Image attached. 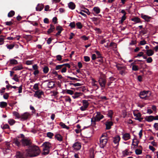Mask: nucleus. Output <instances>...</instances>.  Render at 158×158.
Segmentation results:
<instances>
[{
  "instance_id": "b1692460",
  "label": "nucleus",
  "mask_w": 158,
  "mask_h": 158,
  "mask_svg": "<svg viewBox=\"0 0 158 158\" xmlns=\"http://www.w3.org/2000/svg\"><path fill=\"white\" fill-rule=\"evenodd\" d=\"M93 11H94L95 14H98L100 12V9L98 7H94L93 8Z\"/></svg>"
},
{
  "instance_id": "5701e85b",
  "label": "nucleus",
  "mask_w": 158,
  "mask_h": 158,
  "mask_svg": "<svg viewBox=\"0 0 158 158\" xmlns=\"http://www.w3.org/2000/svg\"><path fill=\"white\" fill-rule=\"evenodd\" d=\"M139 148V149H137L135 150V154L136 155H140L142 153V147L141 146H140Z\"/></svg>"
},
{
  "instance_id": "423d86ee",
  "label": "nucleus",
  "mask_w": 158,
  "mask_h": 158,
  "mask_svg": "<svg viewBox=\"0 0 158 158\" xmlns=\"http://www.w3.org/2000/svg\"><path fill=\"white\" fill-rule=\"evenodd\" d=\"M22 138L17 137L14 139L13 143L15 145L18 147H21L22 144Z\"/></svg>"
},
{
  "instance_id": "4be33fe9",
  "label": "nucleus",
  "mask_w": 158,
  "mask_h": 158,
  "mask_svg": "<svg viewBox=\"0 0 158 158\" xmlns=\"http://www.w3.org/2000/svg\"><path fill=\"white\" fill-rule=\"evenodd\" d=\"M44 6L42 4H38L36 7L37 11H41L44 8Z\"/></svg>"
},
{
  "instance_id": "338daca9",
  "label": "nucleus",
  "mask_w": 158,
  "mask_h": 158,
  "mask_svg": "<svg viewBox=\"0 0 158 158\" xmlns=\"http://www.w3.org/2000/svg\"><path fill=\"white\" fill-rule=\"evenodd\" d=\"M33 88L35 90H37L38 89V84L37 83L35 84L33 86Z\"/></svg>"
},
{
  "instance_id": "603ef678",
  "label": "nucleus",
  "mask_w": 158,
  "mask_h": 158,
  "mask_svg": "<svg viewBox=\"0 0 158 158\" xmlns=\"http://www.w3.org/2000/svg\"><path fill=\"white\" fill-rule=\"evenodd\" d=\"M82 11H83L89 15H90V13L89 10L87 8H84V10H82Z\"/></svg>"
},
{
  "instance_id": "a211bd4d",
  "label": "nucleus",
  "mask_w": 158,
  "mask_h": 158,
  "mask_svg": "<svg viewBox=\"0 0 158 158\" xmlns=\"http://www.w3.org/2000/svg\"><path fill=\"white\" fill-rule=\"evenodd\" d=\"M23 69V68L22 64H20L19 65L16 66L12 69V70L14 71L20 70Z\"/></svg>"
},
{
  "instance_id": "c03bdc74",
  "label": "nucleus",
  "mask_w": 158,
  "mask_h": 158,
  "mask_svg": "<svg viewBox=\"0 0 158 158\" xmlns=\"http://www.w3.org/2000/svg\"><path fill=\"white\" fill-rule=\"evenodd\" d=\"M14 115L17 118H21V115H20L18 112H13Z\"/></svg>"
},
{
  "instance_id": "cd10ccee",
  "label": "nucleus",
  "mask_w": 158,
  "mask_h": 158,
  "mask_svg": "<svg viewBox=\"0 0 158 158\" xmlns=\"http://www.w3.org/2000/svg\"><path fill=\"white\" fill-rule=\"evenodd\" d=\"M54 30L55 27L52 24H51L50 27L49 29H48V31H47V32L48 34H49L53 32Z\"/></svg>"
},
{
  "instance_id": "6e6552de",
  "label": "nucleus",
  "mask_w": 158,
  "mask_h": 158,
  "mask_svg": "<svg viewBox=\"0 0 158 158\" xmlns=\"http://www.w3.org/2000/svg\"><path fill=\"white\" fill-rule=\"evenodd\" d=\"M31 114L28 112H25L21 115L20 119L21 121H23L30 118Z\"/></svg>"
},
{
  "instance_id": "20e7f679",
  "label": "nucleus",
  "mask_w": 158,
  "mask_h": 158,
  "mask_svg": "<svg viewBox=\"0 0 158 158\" xmlns=\"http://www.w3.org/2000/svg\"><path fill=\"white\" fill-rule=\"evenodd\" d=\"M100 146L101 148H103L106 146L107 142V137L102 135L100 139Z\"/></svg>"
},
{
  "instance_id": "774afa93",
  "label": "nucleus",
  "mask_w": 158,
  "mask_h": 158,
  "mask_svg": "<svg viewBox=\"0 0 158 158\" xmlns=\"http://www.w3.org/2000/svg\"><path fill=\"white\" fill-rule=\"evenodd\" d=\"M56 60L58 61H60L62 60V56L60 55H58L56 56Z\"/></svg>"
},
{
  "instance_id": "2eb2a0df",
  "label": "nucleus",
  "mask_w": 158,
  "mask_h": 158,
  "mask_svg": "<svg viewBox=\"0 0 158 158\" xmlns=\"http://www.w3.org/2000/svg\"><path fill=\"white\" fill-rule=\"evenodd\" d=\"M73 147L76 150H79L81 148V145L78 142H76L73 145Z\"/></svg>"
},
{
  "instance_id": "052dcab7",
  "label": "nucleus",
  "mask_w": 158,
  "mask_h": 158,
  "mask_svg": "<svg viewBox=\"0 0 158 158\" xmlns=\"http://www.w3.org/2000/svg\"><path fill=\"white\" fill-rule=\"evenodd\" d=\"M53 135V134L50 132H48L47 133V136L50 138H52Z\"/></svg>"
},
{
  "instance_id": "8fccbe9b",
  "label": "nucleus",
  "mask_w": 158,
  "mask_h": 158,
  "mask_svg": "<svg viewBox=\"0 0 158 158\" xmlns=\"http://www.w3.org/2000/svg\"><path fill=\"white\" fill-rule=\"evenodd\" d=\"M76 26V24L75 22H71L69 25V26L71 27V28H75Z\"/></svg>"
},
{
  "instance_id": "7ed1b4c3",
  "label": "nucleus",
  "mask_w": 158,
  "mask_h": 158,
  "mask_svg": "<svg viewBox=\"0 0 158 158\" xmlns=\"http://www.w3.org/2000/svg\"><path fill=\"white\" fill-rule=\"evenodd\" d=\"M43 154L47 155L49 152L50 148L51 147V144L49 142H45L43 145Z\"/></svg>"
},
{
  "instance_id": "0e129e2a",
  "label": "nucleus",
  "mask_w": 158,
  "mask_h": 158,
  "mask_svg": "<svg viewBox=\"0 0 158 158\" xmlns=\"http://www.w3.org/2000/svg\"><path fill=\"white\" fill-rule=\"evenodd\" d=\"M12 79L13 80H14L15 81H17V82H18L19 81V79L18 78V77H17V75H15L14 76V77L12 78Z\"/></svg>"
},
{
  "instance_id": "6e6d98bb",
  "label": "nucleus",
  "mask_w": 158,
  "mask_h": 158,
  "mask_svg": "<svg viewBox=\"0 0 158 158\" xmlns=\"http://www.w3.org/2000/svg\"><path fill=\"white\" fill-rule=\"evenodd\" d=\"M66 92L67 94H70V95H73V91L72 90L69 89L66 90Z\"/></svg>"
},
{
  "instance_id": "4468645a",
  "label": "nucleus",
  "mask_w": 158,
  "mask_h": 158,
  "mask_svg": "<svg viewBox=\"0 0 158 158\" xmlns=\"http://www.w3.org/2000/svg\"><path fill=\"white\" fill-rule=\"evenodd\" d=\"M143 51H144L149 56H152L154 54V52L151 49L143 50Z\"/></svg>"
},
{
  "instance_id": "e433bc0d",
  "label": "nucleus",
  "mask_w": 158,
  "mask_h": 158,
  "mask_svg": "<svg viewBox=\"0 0 158 158\" xmlns=\"http://www.w3.org/2000/svg\"><path fill=\"white\" fill-rule=\"evenodd\" d=\"M97 82V81L96 80H95L94 79L92 78V85L93 86H96L98 88V84L96 83Z\"/></svg>"
},
{
  "instance_id": "5fc2aeb1",
  "label": "nucleus",
  "mask_w": 158,
  "mask_h": 158,
  "mask_svg": "<svg viewBox=\"0 0 158 158\" xmlns=\"http://www.w3.org/2000/svg\"><path fill=\"white\" fill-rule=\"evenodd\" d=\"M7 48L10 49H12L14 47V45L13 44H10L6 45Z\"/></svg>"
},
{
  "instance_id": "aec40b11",
  "label": "nucleus",
  "mask_w": 158,
  "mask_h": 158,
  "mask_svg": "<svg viewBox=\"0 0 158 158\" xmlns=\"http://www.w3.org/2000/svg\"><path fill=\"white\" fill-rule=\"evenodd\" d=\"M145 119L148 122H151L154 120V116L150 115L146 116Z\"/></svg>"
},
{
  "instance_id": "79ce46f5",
  "label": "nucleus",
  "mask_w": 158,
  "mask_h": 158,
  "mask_svg": "<svg viewBox=\"0 0 158 158\" xmlns=\"http://www.w3.org/2000/svg\"><path fill=\"white\" fill-rule=\"evenodd\" d=\"M1 127L3 129L9 128V126L7 124L1 125Z\"/></svg>"
},
{
  "instance_id": "6ab92c4d",
  "label": "nucleus",
  "mask_w": 158,
  "mask_h": 158,
  "mask_svg": "<svg viewBox=\"0 0 158 158\" xmlns=\"http://www.w3.org/2000/svg\"><path fill=\"white\" fill-rule=\"evenodd\" d=\"M9 63L10 65H16L18 64L17 61L14 59H10L9 61Z\"/></svg>"
},
{
  "instance_id": "473e14b6",
  "label": "nucleus",
  "mask_w": 158,
  "mask_h": 158,
  "mask_svg": "<svg viewBox=\"0 0 158 158\" xmlns=\"http://www.w3.org/2000/svg\"><path fill=\"white\" fill-rule=\"evenodd\" d=\"M55 137L58 140L61 141L62 140V136L59 134H57L55 136Z\"/></svg>"
},
{
  "instance_id": "39448f33",
  "label": "nucleus",
  "mask_w": 158,
  "mask_h": 158,
  "mask_svg": "<svg viewBox=\"0 0 158 158\" xmlns=\"http://www.w3.org/2000/svg\"><path fill=\"white\" fill-rule=\"evenodd\" d=\"M116 67L119 71V73L121 75L123 76L126 73V67L124 66H121L119 64L116 65Z\"/></svg>"
},
{
  "instance_id": "1a4fd4ad",
  "label": "nucleus",
  "mask_w": 158,
  "mask_h": 158,
  "mask_svg": "<svg viewBox=\"0 0 158 158\" xmlns=\"http://www.w3.org/2000/svg\"><path fill=\"white\" fill-rule=\"evenodd\" d=\"M149 92L148 91H143L140 92L139 94L140 97L142 99H147L149 97V96H148L147 95Z\"/></svg>"
},
{
  "instance_id": "f03ea898",
  "label": "nucleus",
  "mask_w": 158,
  "mask_h": 158,
  "mask_svg": "<svg viewBox=\"0 0 158 158\" xmlns=\"http://www.w3.org/2000/svg\"><path fill=\"white\" fill-rule=\"evenodd\" d=\"M96 115L91 119L92 123L94 125L96 124V122L99 121L104 118V116L101 114L100 112H96Z\"/></svg>"
},
{
  "instance_id": "4d7b16f0",
  "label": "nucleus",
  "mask_w": 158,
  "mask_h": 158,
  "mask_svg": "<svg viewBox=\"0 0 158 158\" xmlns=\"http://www.w3.org/2000/svg\"><path fill=\"white\" fill-rule=\"evenodd\" d=\"M146 61L148 63H151L152 61L153 60L152 57H149L147 59Z\"/></svg>"
},
{
  "instance_id": "c85d7f7f",
  "label": "nucleus",
  "mask_w": 158,
  "mask_h": 158,
  "mask_svg": "<svg viewBox=\"0 0 158 158\" xmlns=\"http://www.w3.org/2000/svg\"><path fill=\"white\" fill-rule=\"evenodd\" d=\"M55 85V83L52 81L49 82L48 84V88H53Z\"/></svg>"
},
{
  "instance_id": "9d476101",
  "label": "nucleus",
  "mask_w": 158,
  "mask_h": 158,
  "mask_svg": "<svg viewBox=\"0 0 158 158\" xmlns=\"http://www.w3.org/2000/svg\"><path fill=\"white\" fill-rule=\"evenodd\" d=\"M133 114L134 116L135 117V119L141 122L143 119V118H141V114L139 112H137L135 111H134Z\"/></svg>"
},
{
  "instance_id": "2f4dec72",
  "label": "nucleus",
  "mask_w": 158,
  "mask_h": 158,
  "mask_svg": "<svg viewBox=\"0 0 158 158\" xmlns=\"http://www.w3.org/2000/svg\"><path fill=\"white\" fill-rule=\"evenodd\" d=\"M82 95V93L80 92H76L73 96L74 98H76Z\"/></svg>"
},
{
  "instance_id": "0eeeda50",
  "label": "nucleus",
  "mask_w": 158,
  "mask_h": 158,
  "mask_svg": "<svg viewBox=\"0 0 158 158\" xmlns=\"http://www.w3.org/2000/svg\"><path fill=\"white\" fill-rule=\"evenodd\" d=\"M31 144L30 140L26 138H22V144L23 146H29Z\"/></svg>"
},
{
  "instance_id": "f257e3e1",
  "label": "nucleus",
  "mask_w": 158,
  "mask_h": 158,
  "mask_svg": "<svg viewBox=\"0 0 158 158\" xmlns=\"http://www.w3.org/2000/svg\"><path fill=\"white\" fill-rule=\"evenodd\" d=\"M27 152L28 156L32 157L36 156L39 155L40 152V151L38 146H34L31 147L28 150H27Z\"/></svg>"
},
{
  "instance_id": "69168bd1",
  "label": "nucleus",
  "mask_w": 158,
  "mask_h": 158,
  "mask_svg": "<svg viewBox=\"0 0 158 158\" xmlns=\"http://www.w3.org/2000/svg\"><path fill=\"white\" fill-rule=\"evenodd\" d=\"M154 127L156 130L158 131V123H155L153 126Z\"/></svg>"
},
{
  "instance_id": "3c124183",
  "label": "nucleus",
  "mask_w": 158,
  "mask_h": 158,
  "mask_svg": "<svg viewBox=\"0 0 158 158\" xmlns=\"http://www.w3.org/2000/svg\"><path fill=\"white\" fill-rule=\"evenodd\" d=\"M56 29L58 31V32L60 31L61 32V31L63 30V29L62 27L60 26H58L56 27Z\"/></svg>"
},
{
  "instance_id": "a19ab883",
  "label": "nucleus",
  "mask_w": 158,
  "mask_h": 158,
  "mask_svg": "<svg viewBox=\"0 0 158 158\" xmlns=\"http://www.w3.org/2000/svg\"><path fill=\"white\" fill-rule=\"evenodd\" d=\"M76 25L78 28L79 29H81L82 28L83 26L81 23L80 22H78L76 24Z\"/></svg>"
},
{
  "instance_id": "bb28decb",
  "label": "nucleus",
  "mask_w": 158,
  "mask_h": 158,
  "mask_svg": "<svg viewBox=\"0 0 158 158\" xmlns=\"http://www.w3.org/2000/svg\"><path fill=\"white\" fill-rule=\"evenodd\" d=\"M142 18L144 19L147 22H149L150 21V19H151V17L148 16L146 15H143L142 16Z\"/></svg>"
},
{
  "instance_id": "4c0bfd02",
  "label": "nucleus",
  "mask_w": 158,
  "mask_h": 158,
  "mask_svg": "<svg viewBox=\"0 0 158 158\" xmlns=\"http://www.w3.org/2000/svg\"><path fill=\"white\" fill-rule=\"evenodd\" d=\"M16 156L17 158H22L23 154L19 152H18L16 153Z\"/></svg>"
},
{
  "instance_id": "c756f323",
  "label": "nucleus",
  "mask_w": 158,
  "mask_h": 158,
  "mask_svg": "<svg viewBox=\"0 0 158 158\" xmlns=\"http://www.w3.org/2000/svg\"><path fill=\"white\" fill-rule=\"evenodd\" d=\"M63 98L66 102H68L69 103H71V99L69 96H63Z\"/></svg>"
},
{
  "instance_id": "bf43d9fd",
  "label": "nucleus",
  "mask_w": 158,
  "mask_h": 158,
  "mask_svg": "<svg viewBox=\"0 0 158 158\" xmlns=\"http://www.w3.org/2000/svg\"><path fill=\"white\" fill-rule=\"evenodd\" d=\"M63 66V64L62 65H56L55 68V69L56 70H58L61 69L62 67Z\"/></svg>"
},
{
  "instance_id": "f8f14e48",
  "label": "nucleus",
  "mask_w": 158,
  "mask_h": 158,
  "mask_svg": "<svg viewBox=\"0 0 158 158\" xmlns=\"http://www.w3.org/2000/svg\"><path fill=\"white\" fill-rule=\"evenodd\" d=\"M98 82L101 87L103 89H104L106 82V80L102 78H101L99 79Z\"/></svg>"
},
{
  "instance_id": "09e8293b",
  "label": "nucleus",
  "mask_w": 158,
  "mask_h": 158,
  "mask_svg": "<svg viewBox=\"0 0 158 158\" xmlns=\"http://www.w3.org/2000/svg\"><path fill=\"white\" fill-rule=\"evenodd\" d=\"M138 66L136 65H133L132 67V70L134 71H137L139 70Z\"/></svg>"
},
{
  "instance_id": "7c9ffc66",
  "label": "nucleus",
  "mask_w": 158,
  "mask_h": 158,
  "mask_svg": "<svg viewBox=\"0 0 158 158\" xmlns=\"http://www.w3.org/2000/svg\"><path fill=\"white\" fill-rule=\"evenodd\" d=\"M59 125L63 128H65L67 130H68L69 128V127L67 126L64 123L62 122H60L59 123Z\"/></svg>"
},
{
  "instance_id": "a18cd8bd",
  "label": "nucleus",
  "mask_w": 158,
  "mask_h": 158,
  "mask_svg": "<svg viewBox=\"0 0 158 158\" xmlns=\"http://www.w3.org/2000/svg\"><path fill=\"white\" fill-rule=\"evenodd\" d=\"M49 71V68L47 66H45L43 68V71L44 73H47Z\"/></svg>"
},
{
  "instance_id": "de8ad7c7",
  "label": "nucleus",
  "mask_w": 158,
  "mask_h": 158,
  "mask_svg": "<svg viewBox=\"0 0 158 158\" xmlns=\"http://www.w3.org/2000/svg\"><path fill=\"white\" fill-rule=\"evenodd\" d=\"M80 38L84 40H86L89 39V37H87L85 35H83Z\"/></svg>"
},
{
  "instance_id": "e2e57ef3",
  "label": "nucleus",
  "mask_w": 158,
  "mask_h": 158,
  "mask_svg": "<svg viewBox=\"0 0 158 158\" xmlns=\"http://www.w3.org/2000/svg\"><path fill=\"white\" fill-rule=\"evenodd\" d=\"M6 25L7 26H11L13 24V23L11 21L9 22H6L5 23Z\"/></svg>"
},
{
  "instance_id": "412c9836",
  "label": "nucleus",
  "mask_w": 158,
  "mask_h": 158,
  "mask_svg": "<svg viewBox=\"0 0 158 158\" xmlns=\"http://www.w3.org/2000/svg\"><path fill=\"white\" fill-rule=\"evenodd\" d=\"M44 94V92L42 91H37L35 92V95L36 96L39 98H40L41 96Z\"/></svg>"
},
{
  "instance_id": "dca6fc26",
  "label": "nucleus",
  "mask_w": 158,
  "mask_h": 158,
  "mask_svg": "<svg viewBox=\"0 0 158 158\" xmlns=\"http://www.w3.org/2000/svg\"><path fill=\"white\" fill-rule=\"evenodd\" d=\"M113 124V123L111 121H107L106 123V129L107 130L111 128V127Z\"/></svg>"
},
{
  "instance_id": "58836bf2",
  "label": "nucleus",
  "mask_w": 158,
  "mask_h": 158,
  "mask_svg": "<svg viewBox=\"0 0 158 158\" xmlns=\"http://www.w3.org/2000/svg\"><path fill=\"white\" fill-rule=\"evenodd\" d=\"M15 12L13 10L10 11L8 14V16L9 17H12L15 15Z\"/></svg>"
},
{
  "instance_id": "a878e982",
  "label": "nucleus",
  "mask_w": 158,
  "mask_h": 158,
  "mask_svg": "<svg viewBox=\"0 0 158 158\" xmlns=\"http://www.w3.org/2000/svg\"><path fill=\"white\" fill-rule=\"evenodd\" d=\"M139 141L136 139H133L132 141V145L134 146L135 148H136L138 146Z\"/></svg>"
},
{
  "instance_id": "ea45409f",
  "label": "nucleus",
  "mask_w": 158,
  "mask_h": 158,
  "mask_svg": "<svg viewBox=\"0 0 158 158\" xmlns=\"http://www.w3.org/2000/svg\"><path fill=\"white\" fill-rule=\"evenodd\" d=\"M131 20L134 21L135 23H138L140 22V19L138 17H135L131 19Z\"/></svg>"
},
{
  "instance_id": "9b49d317",
  "label": "nucleus",
  "mask_w": 158,
  "mask_h": 158,
  "mask_svg": "<svg viewBox=\"0 0 158 158\" xmlns=\"http://www.w3.org/2000/svg\"><path fill=\"white\" fill-rule=\"evenodd\" d=\"M120 137L119 135H117L113 138V142L116 145V147L119 145V142L120 140Z\"/></svg>"
},
{
  "instance_id": "13d9d810",
  "label": "nucleus",
  "mask_w": 158,
  "mask_h": 158,
  "mask_svg": "<svg viewBox=\"0 0 158 158\" xmlns=\"http://www.w3.org/2000/svg\"><path fill=\"white\" fill-rule=\"evenodd\" d=\"M126 16H123L120 21H119V23H122L126 19Z\"/></svg>"
},
{
  "instance_id": "680f3d73",
  "label": "nucleus",
  "mask_w": 158,
  "mask_h": 158,
  "mask_svg": "<svg viewBox=\"0 0 158 158\" xmlns=\"http://www.w3.org/2000/svg\"><path fill=\"white\" fill-rule=\"evenodd\" d=\"M33 60H27L26 61V64L27 65H31L33 64Z\"/></svg>"
},
{
  "instance_id": "49530a36",
  "label": "nucleus",
  "mask_w": 158,
  "mask_h": 158,
  "mask_svg": "<svg viewBox=\"0 0 158 158\" xmlns=\"http://www.w3.org/2000/svg\"><path fill=\"white\" fill-rule=\"evenodd\" d=\"M94 30L96 31V33L97 34H101L102 32V30L98 28H95Z\"/></svg>"
},
{
  "instance_id": "ddd939ff",
  "label": "nucleus",
  "mask_w": 158,
  "mask_h": 158,
  "mask_svg": "<svg viewBox=\"0 0 158 158\" xmlns=\"http://www.w3.org/2000/svg\"><path fill=\"white\" fill-rule=\"evenodd\" d=\"M122 135H123L122 138L125 141H127L131 138L130 135L129 133H123Z\"/></svg>"
},
{
  "instance_id": "72a5a7b5",
  "label": "nucleus",
  "mask_w": 158,
  "mask_h": 158,
  "mask_svg": "<svg viewBox=\"0 0 158 158\" xmlns=\"http://www.w3.org/2000/svg\"><path fill=\"white\" fill-rule=\"evenodd\" d=\"M83 106L87 108L89 106V103L88 101L85 100H82Z\"/></svg>"
},
{
  "instance_id": "393cba45",
  "label": "nucleus",
  "mask_w": 158,
  "mask_h": 158,
  "mask_svg": "<svg viewBox=\"0 0 158 158\" xmlns=\"http://www.w3.org/2000/svg\"><path fill=\"white\" fill-rule=\"evenodd\" d=\"M68 5L69 8L72 10L74 9L76 6V5L75 4L72 2H69L68 4Z\"/></svg>"
},
{
  "instance_id": "c9c22d12",
  "label": "nucleus",
  "mask_w": 158,
  "mask_h": 158,
  "mask_svg": "<svg viewBox=\"0 0 158 158\" xmlns=\"http://www.w3.org/2000/svg\"><path fill=\"white\" fill-rule=\"evenodd\" d=\"M7 106V103L5 102H2L0 103V107L2 108H4Z\"/></svg>"
},
{
  "instance_id": "f3484780",
  "label": "nucleus",
  "mask_w": 158,
  "mask_h": 158,
  "mask_svg": "<svg viewBox=\"0 0 158 158\" xmlns=\"http://www.w3.org/2000/svg\"><path fill=\"white\" fill-rule=\"evenodd\" d=\"M132 153V152H130L128 149H126L122 152V154L123 156L127 155H130Z\"/></svg>"
},
{
  "instance_id": "f704fd0d",
  "label": "nucleus",
  "mask_w": 158,
  "mask_h": 158,
  "mask_svg": "<svg viewBox=\"0 0 158 158\" xmlns=\"http://www.w3.org/2000/svg\"><path fill=\"white\" fill-rule=\"evenodd\" d=\"M113 114V112L112 110H110L108 111L107 115L108 117H110V120H112V115Z\"/></svg>"
},
{
  "instance_id": "37998d69",
  "label": "nucleus",
  "mask_w": 158,
  "mask_h": 158,
  "mask_svg": "<svg viewBox=\"0 0 158 158\" xmlns=\"http://www.w3.org/2000/svg\"><path fill=\"white\" fill-rule=\"evenodd\" d=\"M8 122L10 125H12L15 123V121L13 119H10L8 120Z\"/></svg>"
},
{
  "instance_id": "864d4df0",
  "label": "nucleus",
  "mask_w": 158,
  "mask_h": 158,
  "mask_svg": "<svg viewBox=\"0 0 158 158\" xmlns=\"http://www.w3.org/2000/svg\"><path fill=\"white\" fill-rule=\"evenodd\" d=\"M110 47H113L114 48H116L117 47V45L114 42H111L110 43Z\"/></svg>"
}]
</instances>
